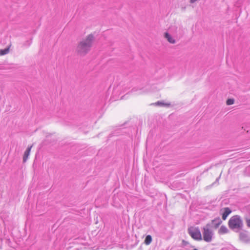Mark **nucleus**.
Instances as JSON below:
<instances>
[{"label": "nucleus", "instance_id": "f8f14e48", "mask_svg": "<svg viewBox=\"0 0 250 250\" xmlns=\"http://www.w3.org/2000/svg\"><path fill=\"white\" fill-rule=\"evenodd\" d=\"M234 100L233 99H229L227 101V105H231L234 104Z\"/></svg>", "mask_w": 250, "mask_h": 250}, {"label": "nucleus", "instance_id": "423d86ee", "mask_svg": "<svg viewBox=\"0 0 250 250\" xmlns=\"http://www.w3.org/2000/svg\"><path fill=\"white\" fill-rule=\"evenodd\" d=\"M224 210V212L222 214V219L225 220L231 212V210L229 208H225Z\"/></svg>", "mask_w": 250, "mask_h": 250}, {"label": "nucleus", "instance_id": "1a4fd4ad", "mask_svg": "<svg viewBox=\"0 0 250 250\" xmlns=\"http://www.w3.org/2000/svg\"><path fill=\"white\" fill-rule=\"evenodd\" d=\"M11 45L4 49H0V56L8 54L9 52Z\"/></svg>", "mask_w": 250, "mask_h": 250}, {"label": "nucleus", "instance_id": "2eb2a0df", "mask_svg": "<svg viewBox=\"0 0 250 250\" xmlns=\"http://www.w3.org/2000/svg\"><path fill=\"white\" fill-rule=\"evenodd\" d=\"M193 250H198L197 249H194Z\"/></svg>", "mask_w": 250, "mask_h": 250}, {"label": "nucleus", "instance_id": "9b49d317", "mask_svg": "<svg viewBox=\"0 0 250 250\" xmlns=\"http://www.w3.org/2000/svg\"><path fill=\"white\" fill-rule=\"evenodd\" d=\"M152 242V237L150 235H148L146 236L145 240V244L146 245H149Z\"/></svg>", "mask_w": 250, "mask_h": 250}, {"label": "nucleus", "instance_id": "4468645a", "mask_svg": "<svg viewBox=\"0 0 250 250\" xmlns=\"http://www.w3.org/2000/svg\"><path fill=\"white\" fill-rule=\"evenodd\" d=\"M157 104H159V105H166V106H169L170 105L169 104H162L161 103H160V102H158L157 103Z\"/></svg>", "mask_w": 250, "mask_h": 250}, {"label": "nucleus", "instance_id": "6e6552de", "mask_svg": "<svg viewBox=\"0 0 250 250\" xmlns=\"http://www.w3.org/2000/svg\"><path fill=\"white\" fill-rule=\"evenodd\" d=\"M228 229L226 226H222L218 230V233L220 234H224L228 233Z\"/></svg>", "mask_w": 250, "mask_h": 250}, {"label": "nucleus", "instance_id": "f03ea898", "mask_svg": "<svg viewBox=\"0 0 250 250\" xmlns=\"http://www.w3.org/2000/svg\"><path fill=\"white\" fill-rule=\"evenodd\" d=\"M228 225L231 229L239 230L241 229L243 227V222L239 216L234 215L229 219Z\"/></svg>", "mask_w": 250, "mask_h": 250}, {"label": "nucleus", "instance_id": "ddd939ff", "mask_svg": "<svg viewBox=\"0 0 250 250\" xmlns=\"http://www.w3.org/2000/svg\"><path fill=\"white\" fill-rule=\"evenodd\" d=\"M246 223L247 226L250 228V219L247 218L246 219Z\"/></svg>", "mask_w": 250, "mask_h": 250}, {"label": "nucleus", "instance_id": "0eeeda50", "mask_svg": "<svg viewBox=\"0 0 250 250\" xmlns=\"http://www.w3.org/2000/svg\"><path fill=\"white\" fill-rule=\"evenodd\" d=\"M165 37L167 39L168 42L171 43H174L175 42V40L172 38L170 35L168 33L166 32L165 33Z\"/></svg>", "mask_w": 250, "mask_h": 250}, {"label": "nucleus", "instance_id": "f257e3e1", "mask_svg": "<svg viewBox=\"0 0 250 250\" xmlns=\"http://www.w3.org/2000/svg\"><path fill=\"white\" fill-rule=\"evenodd\" d=\"M94 40V37L93 34H90L86 36L78 43L76 48L77 52L81 55L85 54L92 46Z\"/></svg>", "mask_w": 250, "mask_h": 250}, {"label": "nucleus", "instance_id": "9d476101", "mask_svg": "<svg viewBox=\"0 0 250 250\" xmlns=\"http://www.w3.org/2000/svg\"><path fill=\"white\" fill-rule=\"evenodd\" d=\"M212 223H215L214 227L217 228L221 224L222 221L219 218H218L213 220Z\"/></svg>", "mask_w": 250, "mask_h": 250}, {"label": "nucleus", "instance_id": "39448f33", "mask_svg": "<svg viewBox=\"0 0 250 250\" xmlns=\"http://www.w3.org/2000/svg\"><path fill=\"white\" fill-rule=\"evenodd\" d=\"M32 145L30 146H28L26 150L25 151L23 156V162L24 163H25L27 160L28 156L30 155V153L32 148Z\"/></svg>", "mask_w": 250, "mask_h": 250}, {"label": "nucleus", "instance_id": "7ed1b4c3", "mask_svg": "<svg viewBox=\"0 0 250 250\" xmlns=\"http://www.w3.org/2000/svg\"><path fill=\"white\" fill-rule=\"evenodd\" d=\"M188 230L189 235L194 240L201 241L202 239V234L198 227H190Z\"/></svg>", "mask_w": 250, "mask_h": 250}, {"label": "nucleus", "instance_id": "20e7f679", "mask_svg": "<svg viewBox=\"0 0 250 250\" xmlns=\"http://www.w3.org/2000/svg\"><path fill=\"white\" fill-rule=\"evenodd\" d=\"M213 233L212 231L208 228H203V239L206 242H210L212 240Z\"/></svg>", "mask_w": 250, "mask_h": 250}]
</instances>
